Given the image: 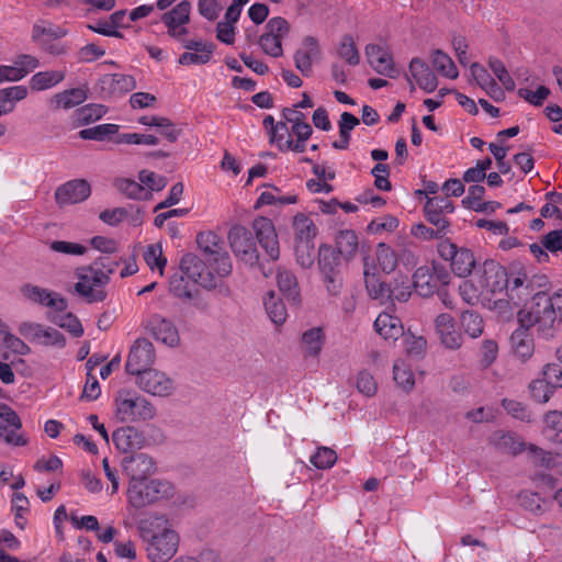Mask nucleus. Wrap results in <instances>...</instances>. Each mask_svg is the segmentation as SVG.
I'll use <instances>...</instances> for the list:
<instances>
[{
  "mask_svg": "<svg viewBox=\"0 0 562 562\" xmlns=\"http://www.w3.org/2000/svg\"><path fill=\"white\" fill-rule=\"evenodd\" d=\"M98 87L104 98L124 94L136 87L133 76L124 74H106L99 79Z\"/></svg>",
  "mask_w": 562,
  "mask_h": 562,
  "instance_id": "412c9836",
  "label": "nucleus"
},
{
  "mask_svg": "<svg viewBox=\"0 0 562 562\" xmlns=\"http://www.w3.org/2000/svg\"><path fill=\"white\" fill-rule=\"evenodd\" d=\"M376 260L379 267L385 273H391L397 266V257L394 250L384 243H380L376 247Z\"/></svg>",
  "mask_w": 562,
  "mask_h": 562,
  "instance_id": "49530a36",
  "label": "nucleus"
},
{
  "mask_svg": "<svg viewBox=\"0 0 562 562\" xmlns=\"http://www.w3.org/2000/svg\"><path fill=\"white\" fill-rule=\"evenodd\" d=\"M530 313L531 306L517 313L519 327L513 331L509 338L512 353L522 363L527 362L535 353V340L530 328L536 327L538 334V324L533 321L527 322Z\"/></svg>",
  "mask_w": 562,
  "mask_h": 562,
  "instance_id": "0eeeda50",
  "label": "nucleus"
},
{
  "mask_svg": "<svg viewBox=\"0 0 562 562\" xmlns=\"http://www.w3.org/2000/svg\"><path fill=\"white\" fill-rule=\"evenodd\" d=\"M364 282L369 295L374 300L381 302L390 299V283L380 282L374 274H370L368 270H364Z\"/></svg>",
  "mask_w": 562,
  "mask_h": 562,
  "instance_id": "ea45409f",
  "label": "nucleus"
},
{
  "mask_svg": "<svg viewBox=\"0 0 562 562\" xmlns=\"http://www.w3.org/2000/svg\"><path fill=\"white\" fill-rule=\"evenodd\" d=\"M147 329L157 340L167 346L175 347L180 341L178 329L172 322L158 314L153 315L148 319Z\"/></svg>",
  "mask_w": 562,
  "mask_h": 562,
  "instance_id": "5701e85b",
  "label": "nucleus"
},
{
  "mask_svg": "<svg viewBox=\"0 0 562 562\" xmlns=\"http://www.w3.org/2000/svg\"><path fill=\"white\" fill-rule=\"evenodd\" d=\"M184 303H189L195 310L202 313H207L211 310V300L207 294L199 291L198 289H192L190 291V295L186 297Z\"/></svg>",
  "mask_w": 562,
  "mask_h": 562,
  "instance_id": "69168bd1",
  "label": "nucleus"
},
{
  "mask_svg": "<svg viewBox=\"0 0 562 562\" xmlns=\"http://www.w3.org/2000/svg\"><path fill=\"white\" fill-rule=\"evenodd\" d=\"M434 68L443 77L456 79L459 76L458 69L453 60L441 49H435L431 54Z\"/></svg>",
  "mask_w": 562,
  "mask_h": 562,
  "instance_id": "f704fd0d",
  "label": "nucleus"
},
{
  "mask_svg": "<svg viewBox=\"0 0 562 562\" xmlns=\"http://www.w3.org/2000/svg\"><path fill=\"white\" fill-rule=\"evenodd\" d=\"M114 186L121 193L133 200H147L151 196L149 190L145 189L142 183L132 179H116Z\"/></svg>",
  "mask_w": 562,
  "mask_h": 562,
  "instance_id": "473e14b6",
  "label": "nucleus"
},
{
  "mask_svg": "<svg viewBox=\"0 0 562 562\" xmlns=\"http://www.w3.org/2000/svg\"><path fill=\"white\" fill-rule=\"evenodd\" d=\"M277 283L280 292L288 301L294 305L301 303V294L295 274L286 269H279L277 273Z\"/></svg>",
  "mask_w": 562,
  "mask_h": 562,
  "instance_id": "a878e982",
  "label": "nucleus"
},
{
  "mask_svg": "<svg viewBox=\"0 0 562 562\" xmlns=\"http://www.w3.org/2000/svg\"><path fill=\"white\" fill-rule=\"evenodd\" d=\"M144 259L151 270L158 269L160 276H162L167 260L162 256L160 246L149 245L144 252Z\"/></svg>",
  "mask_w": 562,
  "mask_h": 562,
  "instance_id": "4d7b16f0",
  "label": "nucleus"
},
{
  "mask_svg": "<svg viewBox=\"0 0 562 562\" xmlns=\"http://www.w3.org/2000/svg\"><path fill=\"white\" fill-rule=\"evenodd\" d=\"M436 334L443 347L456 350L462 346V336L456 329L453 317L448 313L439 314L435 319Z\"/></svg>",
  "mask_w": 562,
  "mask_h": 562,
  "instance_id": "aec40b11",
  "label": "nucleus"
},
{
  "mask_svg": "<svg viewBox=\"0 0 562 562\" xmlns=\"http://www.w3.org/2000/svg\"><path fill=\"white\" fill-rule=\"evenodd\" d=\"M474 267L475 259L473 252L468 248H460L451 266L454 274L461 278L468 277Z\"/></svg>",
  "mask_w": 562,
  "mask_h": 562,
  "instance_id": "e433bc0d",
  "label": "nucleus"
},
{
  "mask_svg": "<svg viewBox=\"0 0 562 562\" xmlns=\"http://www.w3.org/2000/svg\"><path fill=\"white\" fill-rule=\"evenodd\" d=\"M409 72L420 89L430 93L438 87V79L429 66L420 58L414 57L409 63Z\"/></svg>",
  "mask_w": 562,
  "mask_h": 562,
  "instance_id": "b1692460",
  "label": "nucleus"
},
{
  "mask_svg": "<svg viewBox=\"0 0 562 562\" xmlns=\"http://www.w3.org/2000/svg\"><path fill=\"white\" fill-rule=\"evenodd\" d=\"M302 345L306 355L313 357L317 356L324 345V333L322 328L315 327L306 330L302 335Z\"/></svg>",
  "mask_w": 562,
  "mask_h": 562,
  "instance_id": "58836bf2",
  "label": "nucleus"
},
{
  "mask_svg": "<svg viewBox=\"0 0 562 562\" xmlns=\"http://www.w3.org/2000/svg\"><path fill=\"white\" fill-rule=\"evenodd\" d=\"M20 430L21 428L0 425V439L9 446L24 447L27 445L29 439Z\"/></svg>",
  "mask_w": 562,
  "mask_h": 562,
  "instance_id": "864d4df0",
  "label": "nucleus"
},
{
  "mask_svg": "<svg viewBox=\"0 0 562 562\" xmlns=\"http://www.w3.org/2000/svg\"><path fill=\"white\" fill-rule=\"evenodd\" d=\"M192 289L189 286V283L184 279V274L175 273L169 281V291L176 297L181 301H186V297L190 295V291Z\"/></svg>",
  "mask_w": 562,
  "mask_h": 562,
  "instance_id": "052dcab7",
  "label": "nucleus"
},
{
  "mask_svg": "<svg viewBox=\"0 0 562 562\" xmlns=\"http://www.w3.org/2000/svg\"><path fill=\"white\" fill-rule=\"evenodd\" d=\"M538 324V337L550 340L555 337L558 325L562 326V289L551 295L538 291L532 297L531 313L527 322Z\"/></svg>",
  "mask_w": 562,
  "mask_h": 562,
  "instance_id": "f03ea898",
  "label": "nucleus"
},
{
  "mask_svg": "<svg viewBox=\"0 0 562 562\" xmlns=\"http://www.w3.org/2000/svg\"><path fill=\"white\" fill-rule=\"evenodd\" d=\"M103 114V106L97 104L85 105L75 112L76 121L81 125L99 120Z\"/></svg>",
  "mask_w": 562,
  "mask_h": 562,
  "instance_id": "13d9d810",
  "label": "nucleus"
},
{
  "mask_svg": "<svg viewBox=\"0 0 562 562\" xmlns=\"http://www.w3.org/2000/svg\"><path fill=\"white\" fill-rule=\"evenodd\" d=\"M293 229L295 243L313 241L317 234L314 222L303 213L293 217Z\"/></svg>",
  "mask_w": 562,
  "mask_h": 562,
  "instance_id": "7c9ffc66",
  "label": "nucleus"
},
{
  "mask_svg": "<svg viewBox=\"0 0 562 562\" xmlns=\"http://www.w3.org/2000/svg\"><path fill=\"white\" fill-rule=\"evenodd\" d=\"M91 194V187L85 179H74L61 186L55 191L56 203L63 207L70 204L83 202Z\"/></svg>",
  "mask_w": 562,
  "mask_h": 562,
  "instance_id": "a211bd4d",
  "label": "nucleus"
},
{
  "mask_svg": "<svg viewBox=\"0 0 562 562\" xmlns=\"http://www.w3.org/2000/svg\"><path fill=\"white\" fill-rule=\"evenodd\" d=\"M112 440L116 449L123 453H126V456L134 453L136 450H140L146 442L144 435L131 426L116 429L112 434Z\"/></svg>",
  "mask_w": 562,
  "mask_h": 562,
  "instance_id": "4be33fe9",
  "label": "nucleus"
},
{
  "mask_svg": "<svg viewBox=\"0 0 562 562\" xmlns=\"http://www.w3.org/2000/svg\"><path fill=\"white\" fill-rule=\"evenodd\" d=\"M495 447L503 453L518 454L524 449V442L513 434H501L495 440Z\"/></svg>",
  "mask_w": 562,
  "mask_h": 562,
  "instance_id": "de8ad7c7",
  "label": "nucleus"
},
{
  "mask_svg": "<svg viewBox=\"0 0 562 562\" xmlns=\"http://www.w3.org/2000/svg\"><path fill=\"white\" fill-rule=\"evenodd\" d=\"M550 90L544 86H540L536 91H531L527 88H520L518 95L529 102L532 105L540 106L543 101L549 97Z\"/></svg>",
  "mask_w": 562,
  "mask_h": 562,
  "instance_id": "e2e57ef3",
  "label": "nucleus"
},
{
  "mask_svg": "<svg viewBox=\"0 0 562 562\" xmlns=\"http://www.w3.org/2000/svg\"><path fill=\"white\" fill-rule=\"evenodd\" d=\"M67 34V30L52 23L40 22L33 25L32 40L40 44H45L52 40L61 38Z\"/></svg>",
  "mask_w": 562,
  "mask_h": 562,
  "instance_id": "2f4dec72",
  "label": "nucleus"
},
{
  "mask_svg": "<svg viewBox=\"0 0 562 562\" xmlns=\"http://www.w3.org/2000/svg\"><path fill=\"white\" fill-rule=\"evenodd\" d=\"M117 144H145L155 146L158 144V138L151 134L125 133L117 136L115 139Z\"/></svg>",
  "mask_w": 562,
  "mask_h": 562,
  "instance_id": "680f3d73",
  "label": "nucleus"
},
{
  "mask_svg": "<svg viewBox=\"0 0 562 562\" xmlns=\"http://www.w3.org/2000/svg\"><path fill=\"white\" fill-rule=\"evenodd\" d=\"M155 361L154 345L146 338H137L131 347L125 370L128 374L136 375L150 369Z\"/></svg>",
  "mask_w": 562,
  "mask_h": 562,
  "instance_id": "ddd939ff",
  "label": "nucleus"
},
{
  "mask_svg": "<svg viewBox=\"0 0 562 562\" xmlns=\"http://www.w3.org/2000/svg\"><path fill=\"white\" fill-rule=\"evenodd\" d=\"M338 55L351 66L359 64V52L351 35L346 34L342 36L338 47Z\"/></svg>",
  "mask_w": 562,
  "mask_h": 562,
  "instance_id": "8fccbe9b",
  "label": "nucleus"
},
{
  "mask_svg": "<svg viewBox=\"0 0 562 562\" xmlns=\"http://www.w3.org/2000/svg\"><path fill=\"white\" fill-rule=\"evenodd\" d=\"M142 184H145L151 191H160L167 186V178L158 176L153 171L142 170L138 175Z\"/></svg>",
  "mask_w": 562,
  "mask_h": 562,
  "instance_id": "0e129e2a",
  "label": "nucleus"
},
{
  "mask_svg": "<svg viewBox=\"0 0 562 562\" xmlns=\"http://www.w3.org/2000/svg\"><path fill=\"white\" fill-rule=\"evenodd\" d=\"M502 406L514 418H517L521 422H527V423H530L532 420L531 412L528 409V407L525 404H522L518 401L504 398L502 401Z\"/></svg>",
  "mask_w": 562,
  "mask_h": 562,
  "instance_id": "6e6d98bb",
  "label": "nucleus"
},
{
  "mask_svg": "<svg viewBox=\"0 0 562 562\" xmlns=\"http://www.w3.org/2000/svg\"><path fill=\"white\" fill-rule=\"evenodd\" d=\"M49 248L53 251L66 255H83L87 251V247L66 240H54L49 244Z\"/></svg>",
  "mask_w": 562,
  "mask_h": 562,
  "instance_id": "338daca9",
  "label": "nucleus"
},
{
  "mask_svg": "<svg viewBox=\"0 0 562 562\" xmlns=\"http://www.w3.org/2000/svg\"><path fill=\"white\" fill-rule=\"evenodd\" d=\"M394 381L404 391L409 392L415 385L414 374L404 362H395L393 366Z\"/></svg>",
  "mask_w": 562,
  "mask_h": 562,
  "instance_id": "3c124183",
  "label": "nucleus"
},
{
  "mask_svg": "<svg viewBox=\"0 0 562 562\" xmlns=\"http://www.w3.org/2000/svg\"><path fill=\"white\" fill-rule=\"evenodd\" d=\"M265 308L269 318L277 325H281L288 317L286 308L281 299L270 291L265 299Z\"/></svg>",
  "mask_w": 562,
  "mask_h": 562,
  "instance_id": "72a5a7b5",
  "label": "nucleus"
},
{
  "mask_svg": "<svg viewBox=\"0 0 562 562\" xmlns=\"http://www.w3.org/2000/svg\"><path fill=\"white\" fill-rule=\"evenodd\" d=\"M318 268L326 291L333 296L340 294L344 281L340 270V255L329 245H321L318 249Z\"/></svg>",
  "mask_w": 562,
  "mask_h": 562,
  "instance_id": "9d476101",
  "label": "nucleus"
},
{
  "mask_svg": "<svg viewBox=\"0 0 562 562\" xmlns=\"http://www.w3.org/2000/svg\"><path fill=\"white\" fill-rule=\"evenodd\" d=\"M115 406V416L122 423L146 422L156 416V408L147 398L125 389L117 391Z\"/></svg>",
  "mask_w": 562,
  "mask_h": 562,
  "instance_id": "7ed1b4c3",
  "label": "nucleus"
},
{
  "mask_svg": "<svg viewBox=\"0 0 562 562\" xmlns=\"http://www.w3.org/2000/svg\"><path fill=\"white\" fill-rule=\"evenodd\" d=\"M181 273L195 284L206 290H216L224 297L231 295V289L225 283L217 284L213 273L209 270L205 262L195 254L188 252L182 256L179 263Z\"/></svg>",
  "mask_w": 562,
  "mask_h": 562,
  "instance_id": "423d86ee",
  "label": "nucleus"
},
{
  "mask_svg": "<svg viewBox=\"0 0 562 562\" xmlns=\"http://www.w3.org/2000/svg\"><path fill=\"white\" fill-rule=\"evenodd\" d=\"M65 78V74L63 71L58 70H48V71H41L35 74L31 78V88L33 90H45L48 88L54 87L55 85L63 81Z\"/></svg>",
  "mask_w": 562,
  "mask_h": 562,
  "instance_id": "4c0bfd02",
  "label": "nucleus"
},
{
  "mask_svg": "<svg viewBox=\"0 0 562 562\" xmlns=\"http://www.w3.org/2000/svg\"><path fill=\"white\" fill-rule=\"evenodd\" d=\"M374 328L384 339L396 340L402 335L403 327L401 321L387 313H381L375 322Z\"/></svg>",
  "mask_w": 562,
  "mask_h": 562,
  "instance_id": "bb28decb",
  "label": "nucleus"
},
{
  "mask_svg": "<svg viewBox=\"0 0 562 562\" xmlns=\"http://www.w3.org/2000/svg\"><path fill=\"white\" fill-rule=\"evenodd\" d=\"M228 243L235 254L244 262L255 266L257 265L262 274L267 278L272 271L266 270L259 263V252L252 238L251 232L243 225H234L228 232Z\"/></svg>",
  "mask_w": 562,
  "mask_h": 562,
  "instance_id": "1a4fd4ad",
  "label": "nucleus"
},
{
  "mask_svg": "<svg viewBox=\"0 0 562 562\" xmlns=\"http://www.w3.org/2000/svg\"><path fill=\"white\" fill-rule=\"evenodd\" d=\"M140 538L147 542L146 551L153 562H167L177 552L179 536L167 527L164 516H148L138 522Z\"/></svg>",
  "mask_w": 562,
  "mask_h": 562,
  "instance_id": "f257e3e1",
  "label": "nucleus"
},
{
  "mask_svg": "<svg viewBox=\"0 0 562 562\" xmlns=\"http://www.w3.org/2000/svg\"><path fill=\"white\" fill-rule=\"evenodd\" d=\"M191 4L189 1H182L177 4L171 11L166 12L161 16L165 25H179L187 24L190 20Z\"/></svg>",
  "mask_w": 562,
  "mask_h": 562,
  "instance_id": "79ce46f5",
  "label": "nucleus"
},
{
  "mask_svg": "<svg viewBox=\"0 0 562 562\" xmlns=\"http://www.w3.org/2000/svg\"><path fill=\"white\" fill-rule=\"evenodd\" d=\"M319 54L317 40L313 36H306L303 40V48L294 54L295 67L303 76H310L312 72L313 59Z\"/></svg>",
  "mask_w": 562,
  "mask_h": 562,
  "instance_id": "393cba45",
  "label": "nucleus"
},
{
  "mask_svg": "<svg viewBox=\"0 0 562 562\" xmlns=\"http://www.w3.org/2000/svg\"><path fill=\"white\" fill-rule=\"evenodd\" d=\"M337 254L346 259L352 258L358 249V237L353 231H340L336 237Z\"/></svg>",
  "mask_w": 562,
  "mask_h": 562,
  "instance_id": "c9c22d12",
  "label": "nucleus"
},
{
  "mask_svg": "<svg viewBox=\"0 0 562 562\" xmlns=\"http://www.w3.org/2000/svg\"><path fill=\"white\" fill-rule=\"evenodd\" d=\"M295 257L296 262L304 269H308L314 263V243L304 241L295 243Z\"/></svg>",
  "mask_w": 562,
  "mask_h": 562,
  "instance_id": "5fc2aeb1",
  "label": "nucleus"
},
{
  "mask_svg": "<svg viewBox=\"0 0 562 562\" xmlns=\"http://www.w3.org/2000/svg\"><path fill=\"white\" fill-rule=\"evenodd\" d=\"M366 56L370 66L380 75L395 78L397 70L387 47L378 44H368L366 46Z\"/></svg>",
  "mask_w": 562,
  "mask_h": 562,
  "instance_id": "6ab92c4d",
  "label": "nucleus"
},
{
  "mask_svg": "<svg viewBox=\"0 0 562 562\" xmlns=\"http://www.w3.org/2000/svg\"><path fill=\"white\" fill-rule=\"evenodd\" d=\"M390 299L406 302L412 295V284L407 276H401L390 282Z\"/></svg>",
  "mask_w": 562,
  "mask_h": 562,
  "instance_id": "c03bdc74",
  "label": "nucleus"
},
{
  "mask_svg": "<svg viewBox=\"0 0 562 562\" xmlns=\"http://www.w3.org/2000/svg\"><path fill=\"white\" fill-rule=\"evenodd\" d=\"M337 453L328 447H318L310 462L317 469H330L337 461Z\"/></svg>",
  "mask_w": 562,
  "mask_h": 562,
  "instance_id": "09e8293b",
  "label": "nucleus"
},
{
  "mask_svg": "<svg viewBox=\"0 0 562 562\" xmlns=\"http://www.w3.org/2000/svg\"><path fill=\"white\" fill-rule=\"evenodd\" d=\"M414 288L416 292L423 297H429L439 289L435 281L434 276L430 273V268L427 266L419 267L414 276Z\"/></svg>",
  "mask_w": 562,
  "mask_h": 562,
  "instance_id": "cd10ccee",
  "label": "nucleus"
},
{
  "mask_svg": "<svg viewBox=\"0 0 562 562\" xmlns=\"http://www.w3.org/2000/svg\"><path fill=\"white\" fill-rule=\"evenodd\" d=\"M484 286L492 293L501 292L506 289L508 283V274L505 268L496 265H491L484 268Z\"/></svg>",
  "mask_w": 562,
  "mask_h": 562,
  "instance_id": "c756f323",
  "label": "nucleus"
},
{
  "mask_svg": "<svg viewBox=\"0 0 562 562\" xmlns=\"http://www.w3.org/2000/svg\"><path fill=\"white\" fill-rule=\"evenodd\" d=\"M256 238L270 260L276 261L280 257L278 234L271 220L259 216L252 222Z\"/></svg>",
  "mask_w": 562,
  "mask_h": 562,
  "instance_id": "4468645a",
  "label": "nucleus"
},
{
  "mask_svg": "<svg viewBox=\"0 0 562 562\" xmlns=\"http://www.w3.org/2000/svg\"><path fill=\"white\" fill-rule=\"evenodd\" d=\"M21 294L32 303L40 304L55 312L67 310V300L59 293L44 289L31 283L24 284L20 289Z\"/></svg>",
  "mask_w": 562,
  "mask_h": 562,
  "instance_id": "2eb2a0df",
  "label": "nucleus"
},
{
  "mask_svg": "<svg viewBox=\"0 0 562 562\" xmlns=\"http://www.w3.org/2000/svg\"><path fill=\"white\" fill-rule=\"evenodd\" d=\"M136 375V384L146 393L169 396L173 392V382L164 372L150 368Z\"/></svg>",
  "mask_w": 562,
  "mask_h": 562,
  "instance_id": "dca6fc26",
  "label": "nucleus"
},
{
  "mask_svg": "<svg viewBox=\"0 0 562 562\" xmlns=\"http://www.w3.org/2000/svg\"><path fill=\"white\" fill-rule=\"evenodd\" d=\"M357 389L367 396L374 395L376 392V383L373 375L366 370L360 371L357 378Z\"/></svg>",
  "mask_w": 562,
  "mask_h": 562,
  "instance_id": "774afa93",
  "label": "nucleus"
},
{
  "mask_svg": "<svg viewBox=\"0 0 562 562\" xmlns=\"http://www.w3.org/2000/svg\"><path fill=\"white\" fill-rule=\"evenodd\" d=\"M196 244L205 260L220 277H226L232 271L229 255L224 249L220 237L213 232H202L196 236Z\"/></svg>",
  "mask_w": 562,
  "mask_h": 562,
  "instance_id": "6e6552de",
  "label": "nucleus"
},
{
  "mask_svg": "<svg viewBox=\"0 0 562 562\" xmlns=\"http://www.w3.org/2000/svg\"><path fill=\"white\" fill-rule=\"evenodd\" d=\"M454 211L453 203L447 196L428 198L424 206L426 220L435 226L437 233L446 236L450 229V221L447 215Z\"/></svg>",
  "mask_w": 562,
  "mask_h": 562,
  "instance_id": "9b49d317",
  "label": "nucleus"
},
{
  "mask_svg": "<svg viewBox=\"0 0 562 562\" xmlns=\"http://www.w3.org/2000/svg\"><path fill=\"white\" fill-rule=\"evenodd\" d=\"M172 495L173 486L168 481L147 477L128 483L127 499L135 508L146 507Z\"/></svg>",
  "mask_w": 562,
  "mask_h": 562,
  "instance_id": "20e7f679",
  "label": "nucleus"
},
{
  "mask_svg": "<svg viewBox=\"0 0 562 562\" xmlns=\"http://www.w3.org/2000/svg\"><path fill=\"white\" fill-rule=\"evenodd\" d=\"M529 389L532 398L538 403H547L554 393V386L543 380L532 381Z\"/></svg>",
  "mask_w": 562,
  "mask_h": 562,
  "instance_id": "bf43d9fd",
  "label": "nucleus"
},
{
  "mask_svg": "<svg viewBox=\"0 0 562 562\" xmlns=\"http://www.w3.org/2000/svg\"><path fill=\"white\" fill-rule=\"evenodd\" d=\"M119 128L116 124H101L81 130L79 136L82 139L105 140L109 136L116 134Z\"/></svg>",
  "mask_w": 562,
  "mask_h": 562,
  "instance_id": "a18cd8bd",
  "label": "nucleus"
},
{
  "mask_svg": "<svg viewBox=\"0 0 562 562\" xmlns=\"http://www.w3.org/2000/svg\"><path fill=\"white\" fill-rule=\"evenodd\" d=\"M289 32L290 24L285 19L281 16L272 18L266 24V32L260 36L259 45L266 54L279 57L283 52L281 41Z\"/></svg>",
  "mask_w": 562,
  "mask_h": 562,
  "instance_id": "f8f14e48",
  "label": "nucleus"
},
{
  "mask_svg": "<svg viewBox=\"0 0 562 562\" xmlns=\"http://www.w3.org/2000/svg\"><path fill=\"white\" fill-rule=\"evenodd\" d=\"M121 467L130 482L147 479L155 472V461L146 453H131L122 458Z\"/></svg>",
  "mask_w": 562,
  "mask_h": 562,
  "instance_id": "f3484780",
  "label": "nucleus"
},
{
  "mask_svg": "<svg viewBox=\"0 0 562 562\" xmlns=\"http://www.w3.org/2000/svg\"><path fill=\"white\" fill-rule=\"evenodd\" d=\"M79 281L75 284V292L82 296L88 303L102 302L106 297L102 286L110 281V276L95 266L94 262L77 269Z\"/></svg>",
  "mask_w": 562,
  "mask_h": 562,
  "instance_id": "39448f33",
  "label": "nucleus"
},
{
  "mask_svg": "<svg viewBox=\"0 0 562 562\" xmlns=\"http://www.w3.org/2000/svg\"><path fill=\"white\" fill-rule=\"evenodd\" d=\"M54 99L58 108L71 109L82 103L87 99V94L83 89L75 88L57 93Z\"/></svg>",
  "mask_w": 562,
  "mask_h": 562,
  "instance_id": "37998d69",
  "label": "nucleus"
},
{
  "mask_svg": "<svg viewBox=\"0 0 562 562\" xmlns=\"http://www.w3.org/2000/svg\"><path fill=\"white\" fill-rule=\"evenodd\" d=\"M488 66L499 82L507 91L515 90V81L512 76L508 74L504 63L496 57H490Z\"/></svg>",
  "mask_w": 562,
  "mask_h": 562,
  "instance_id": "603ef678",
  "label": "nucleus"
},
{
  "mask_svg": "<svg viewBox=\"0 0 562 562\" xmlns=\"http://www.w3.org/2000/svg\"><path fill=\"white\" fill-rule=\"evenodd\" d=\"M461 326L471 338H477L483 334L484 324L481 315L473 311H465L461 315Z\"/></svg>",
  "mask_w": 562,
  "mask_h": 562,
  "instance_id": "a19ab883",
  "label": "nucleus"
},
{
  "mask_svg": "<svg viewBox=\"0 0 562 562\" xmlns=\"http://www.w3.org/2000/svg\"><path fill=\"white\" fill-rule=\"evenodd\" d=\"M47 319L56 324L60 328L66 329L75 337H80L83 334V328L76 315L70 312H55L47 313Z\"/></svg>",
  "mask_w": 562,
  "mask_h": 562,
  "instance_id": "c85d7f7f",
  "label": "nucleus"
}]
</instances>
